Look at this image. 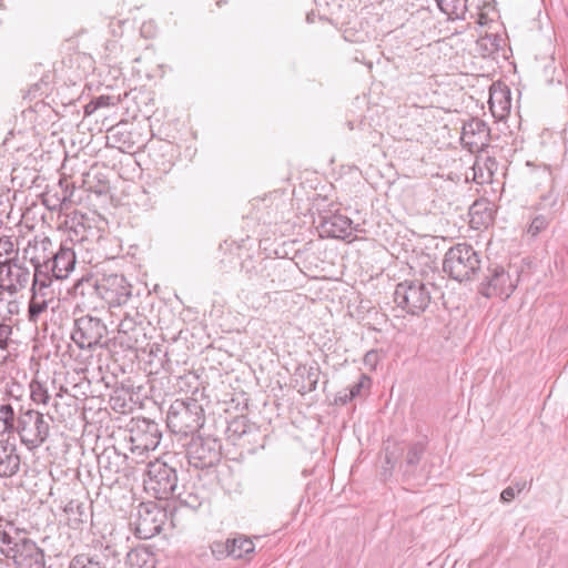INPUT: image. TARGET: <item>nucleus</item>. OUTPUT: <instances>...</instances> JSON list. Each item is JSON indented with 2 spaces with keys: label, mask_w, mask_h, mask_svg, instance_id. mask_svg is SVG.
Returning <instances> with one entry per match:
<instances>
[{
  "label": "nucleus",
  "mask_w": 568,
  "mask_h": 568,
  "mask_svg": "<svg viewBox=\"0 0 568 568\" xmlns=\"http://www.w3.org/2000/svg\"><path fill=\"white\" fill-rule=\"evenodd\" d=\"M13 402L0 405V423L2 434L18 435L20 443L30 452L41 447L50 436V424L44 414L33 409L31 405L24 406L20 398L12 396Z\"/></svg>",
  "instance_id": "obj_3"
},
{
  "label": "nucleus",
  "mask_w": 568,
  "mask_h": 568,
  "mask_svg": "<svg viewBox=\"0 0 568 568\" xmlns=\"http://www.w3.org/2000/svg\"><path fill=\"white\" fill-rule=\"evenodd\" d=\"M200 378L193 373H187L184 376H180V395L184 393V397H197L203 396L200 392Z\"/></svg>",
  "instance_id": "obj_31"
},
{
  "label": "nucleus",
  "mask_w": 568,
  "mask_h": 568,
  "mask_svg": "<svg viewBox=\"0 0 568 568\" xmlns=\"http://www.w3.org/2000/svg\"><path fill=\"white\" fill-rule=\"evenodd\" d=\"M70 293L78 306L95 307L97 302L101 300L99 277L92 274L83 275L74 283Z\"/></svg>",
  "instance_id": "obj_17"
},
{
  "label": "nucleus",
  "mask_w": 568,
  "mask_h": 568,
  "mask_svg": "<svg viewBox=\"0 0 568 568\" xmlns=\"http://www.w3.org/2000/svg\"><path fill=\"white\" fill-rule=\"evenodd\" d=\"M13 252H14V245H13V242L11 241V239L9 236L0 237V258H2L3 256H9ZM3 261L0 260V264Z\"/></svg>",
  "instance_id": "obj_39"
},
{
  "label": "nucleus",
  "mask_w": 568,
  "mask_h": 568,
  "mask_svg": "<svg viewBox=\"0 0 568 568\" xmlns=\"http://www.w3.org/2000/svg\"><path fill=\"white\" fill-rule=\"evenodd\" d=\"M353 398H348V392L345 389L344 394H339L336 402L341 403L342 405H346L348 402H351Z\"/></svg>",
  "instance_id": "obj_47"
},
{
  "label": "nucleus",
  "mask_w": 568,
  "mask_h": 568,
  "mask_svg": "<svg viewBox=\"0 0 568 568\" xmlns=\"http://www.w3.org/2000/svg\"><path fill=\"white\" fill-rule=\"evenodd\" d=\"M0 554L17 568H45L43 550L9 521L0 523Z\"/></svg>",
  "instance_id": "obj_4"
},
{
  "label": "nucleus",
  "mask_w": 568,
  "mask_h": 568,
  "mask_svg": "<svg viewBox=\"0 0 568 568\" xmlns=\"http://www.w3.org/2000/svg\"><path fill=\"white\" fill-rule=\"evenodd\" d=\"M32 282L30 270L18 258L9 257L0 264V288L14 296Z\"/></svg>",
  "instance_id": "obj_13"
},
{
  "label": "nucleus",
  "mask_w": 568,
  "mask_h": 568,
  "mask_svg": "<svg viewBox=\"0 0 568 568\" xmlns=\"http://www.w3.org/2000/svg\"><path fill=\"white\" fill-rule=\"evenodd\" d=\"M253 428L254 425L248 422L247 417L240 415L227 422L224 434L226 439L235 445L239 439L250 433Z\"/></svg>",
  "instance_id": "obj_26"
},
{
  "label": "nucleus",
  "mask_w": 568,
  "mask_h": 568,
  "mask_svg": "<svg viewBox=\"0 0 568 568\" xmlns=\"http://www.w3.org/2000/svg\"><path fill=\"white\" fill-rule=\"evenodd\" d=\"M159 326L161 329L162 344L154 343L149 351L146 367L151 376V390L153 396L160 400V409L166 410V424L173 433L174 420L178 418V375L175 367V349L171 344L178 341V324L173 310L165 305L159 311Z\"/></svg>",
  "instance_id": "obj_2"
},
{
  "label": "nucleus",
  "mask_w": 568,
  "mask_h": 568,
  "mask_svg": "<svg viewBox=\"0 0 568 568\" xmlns=\"http://www.w3.org/2000/svg\"><path fill=\"white\" fill-rule=\"evenodd\" d=\"M505 103L509 105L510 101L508 99H506Z\"/></svg>",
  "instance_id": "obj_58"
},
{
  "label": "nucleus",
  "mask_w": 568,
  "mask_h": 568,
  "mask_svg": "<svg viewBox=\"0 0 568 568\" xmlns=\"http://www.w3.org/2000/svg\"><path fill=\"white\" fill-rule=\"evenodd\" d=\"M98 109L97 104L94 103V100L92 99L89 103L84 105V114L91 115L94 113Z\"/></svg>",
  "instance_id": "obj_45"
},
{
  "label": "nucleus",
  "mask_w": 568,
  "mask_h": 568,
  "mask_svg": "<svg viewBox=\"0 0 568 568\" xmlns=\"http://www.w3.org/2000/svg\"><path fill=\"white\" fill-rule=\"evenodd\" d=\"M146 28L148 26L143 24V27L141 28V33L144 36V37H148L146 34Z\"/></svg>",
  "instance_id": "obj_53"
},
{
  "label": "nucleus",
  "mask_w": 568,
  "mask_h": 568,
  "mask_svg": "<svg viewBox=\"0 0 568 568\" xmlns=\"http://www.w3.org/2000/svg\"><path fill=\"white\" fill-rule=\"evenodd\" d=\"M189 442H181L180 445L183 447L184 457L190 466L194 468L203 469L214 466L221 458V444L216 438L201 436L194 437Z\"/></svg>",
  "instance_id": "obj_11"
},
{
  "label": "nucleus",
  "mask_w": 568,
  "mask_h": 568,
  "mask_svg": "<svg viewBox=\"0 0 568 568\" xmlns=\"http://www.w3.org/2000/svg\"><path fill=\"white\" fill-rule=\"evenodd\" d=\"M532 180L536 182L537 187L545 186L548 190L539 195V202L537 209L539 210H552L558 203V193L555 191V178L551 170L545 166L542 170H538L532 174Z\"/></svg>",
  "instance_id": "obj_20"
},
{
  "label": "nucleus",
  "mask_w": 568,
  "mask_h": 568,
  "mask_svg": "<svg viewBox=\"0 0 568 568\" xmlns=\"http://www.w3.org/2000/svg\"><path fill=\"white\" fill-rule=\"evenodd\" d=\"M31 296L58 306L59 300L54 288L52 287V278L50 275L42 273V268H34L32 276Z\"/></svg>",
  "instance_id": "obj_23"
},
{
  "label": "nucleus",
  "mask_w": 568,
  "mask_h": 568,
  "mask_svg": "<svg viewBox=\"0 0 568 568\" xmlns=\"http://www.w3.org/2000/svg\"><path fill=\"white\" fill-rule=\"evenodd\" d=\"M52 405H53V407H54L55 412H58V402H57V400H54Z\"/></svg>",
  "instance_id": "obj_56"
},
{
  "label": "nucleus",
  "mask_w": 568,
  "mask_h": 568,
  "mask_svg": "<svg viewBox=\"0 0 568 568\" xmlns=\"http://www.w3.org/2000/svg\"><path fill=\"white\" fill-rule=\"evenodd\" d=\"M489 104H490V108H493V105H494V98L493 97L489 100Z\"/></svg>",
  "instance_id": "obj_57"
},
{
  "label": "nucleus",
  "mask_w": 568,
  "mask_h": 568,
  "mask_svg": "<svg viewBox=\"0 0 568 568\" xmlns=\"http://www.w3.org/2000/svg\"><path fill=\"white\" fill-rule=\"evenodd\" d=\"M182 333H183V331L180 329V332H179L180 338L182 337Z\"/></svg>",
  "instance_id": "obj_59"
},
{
  "label": "nucleus",
  "mask_w": 568,
  "mask_h": 568,
  "mask_svg": "<svg viewBox=\"0 0 568 568\" xmlns=\"http://www.w3.org/2000/svg\"><path fill=\"white\" fill-rule=\"evenodd\" d=\"M133 450H154L160 444L161 434L158 424L143 418L136 424V429H131Z\"/></svg>",
  "instance_id": "obj_18"
},
{
  "label": "nucleus",
  "mask_w": 568,
  "mask_h": 568,
  "mask_svg": "<svg viewBox=\"0 0 568 568\" xmlns=\"http://www.w3.org/2000/svg\"><path fill=\"white\" fill-rule=\"evenodd\" d=\"M20 469V456L16 445L0 440V477H11Z\"/></svg>",
  "instance_id": "obj_24"
},
{
  "label": "nucleus",
  "mask_w": 568,
  "mask_h": 568,
  "mask_svg": "<svg viewBox=\"0 0 568 568\" xmlns=\"http://www.w3.org/2000/svg\"><path fill=\"white\" fill-rule=\"evenodd\" d=\"M3 293H6V291H2V290L0 288V302H2V301H3Z\"/></svg>",
  "instance_id": "obj_54"
},
{
  "label": "nucleus",
  "mask_w": 568,
  "mask_h": 568,
  "mask_svg": "<svg viewBox=\"0 0 568 568\" xmlns=\"http://www.w3.org/2000/svg\"><path fill=\"white\" fill-rule=\"evenodd\" d=\"M30 398L37 405H48L51 396L48 393L45 386L37 379L31 381L30 385Z\"/></svg>",
  "instance_id": "obj_34"
},
{
  "label": "nucleus",
  "mask_w": 568,
  "mask_h": 568,
  "mask_svg": "<svg viewBox=\"0 0 568 568\" xmlns=\"http://www.w3.org/2000/svg\"><path fill=\"white\" fill-rule=\"evenodd\" d=\"M8 306H9V308H8V310H9V313H10V314H13V313H14V312H17V310H18V304H17V302H14V301L9 302V305H8Z\"/></svg>",
  "instance_id": "obj_50"
},
{
  "label": "nucleus",
  "mask_w": 568,
  "mask_h": 568,
  "mask_svg": "<svg viewBox=\"0 0 568 568\" xmlns=\"http://www.w3.org/2000/svg\"><path fill=\"white\" fill-rule=\"evenodd\" d=\"M12 335V327L6 323H0V349L7 351Z\"/></svg>",
  "instance_id": "obj_38"
},
{
  "label": "nucleus",
  "mask_w": 568,
  "mask_h": 568,
  "mask_svg": "<svg viewBox=\"0 0 568 568\" xmlns=\"http://www.w3.org/2000/svg\"><path fill=\"white\" fill-rule=\"evenodd\" d=\"M489 132V126L485 121L471 118L464 123L460 140L470 151L479 150L488 141Z\"/></svg>",
  "instance_id": "obj_19"
},
{
  "label": "nucleus",
  "mask_w": 568,
  "mask_h": 568,
  "mask_svg": "<svg viewBox=\"0 0 568 568\" xmlns=\"http://www.w3.org/2000/svg\"><path fill=\"white\" fill-rule=\"evenodd\" d=\"M122 126L120 124L113 126L110 131L112 132V138L115 142H118L119 149L124 152H133L135 146V141L132 139L131 132H125L121 130Z\"/></svg>",
  "instance_id": "obj_33"
},
{
  "label": "nucleus",
  "mask_w": 568,
  "mask_h": 568,
  "mask_svg": "<svg viewBox=\"0 0 568 568\" xmlns=\"http://www.w3.org/2000/svg\"><path fill=\"white\" fill-rule=\"evenodd\" d=\"M171 455H164L154 463L149 464L151 488L158 503H141L134 520L130 523L135 537L149 539L163 532V538L174 537L178 510V497L174 491L178 486V471L169 464Z\"/></svg>",
  "instance_id": "obj_1"
},
{
  "label": "nucleus",
  "mask_w": 568,
  "mask_h": 568,
  "mask_svg": "<svg viewBox=\"0 0 568 568\" xmlns=\"http://www.w3.org/2000/svg\"><path fill=\"white\" fill-rule=\"evenodd\" d=\"M372 383V379L366 374H361L358 382H356L354 385H352L346 390L348 392V398H356L361 395L362 389L365 387H369Z\"/></svg>",
  "instance_id": "obj_37"
},
{
  "label": "nucleus",
  "mask_w": 568,
  "mask_h": 568,
  "mask_svg": "<svg viewBox=\"0 0 568 568\" xmlns=\"http://www.w3.org/2000/svg\"><path fill=\"white\" fill-rule=\"evenodd\" d=\"M64 513L72 529H81V526L92 517L91 507L78 500H70L64 507Z\"/></svg>",
  "instance_id": "obj_25"
},
{
  "label": "nucleus",
  "mask_w": 568,
  "mask_h": 568,
  "mask_svg": "<svg viewBox=\"0 0 568 568\" xmlns=\"http://www.w3.org/2000/svg\"><path fill=\"white\" fill-rule=\"evenodd\" d=\"M71 338L80 349L104 347L109 342V329L101 318L84 315L74 320Z\"/></svg>",
  "instance_id": "obj_9"
},
{
  "label": "nucleus",
  "mask_w": 568,
  "mask_h": 568,
  "mask_svg": "<svg viewBox=\"0 0 568 568\" xmlns=\"http://www.w3.org/2000/svg\"><path fill=\"white\" fill-rule=\"evenodd\" d=\"M516 496L515 487H506L500 494V500L504 503L511 501Z\"/></svg>",
  "instance_id": "obj_44"
},
{
  "label": "nucleus",
  "mask_w": 568,
  "mask_h": 568,
  "mask_svg": "<svg viewBox=\"0 0 568 568\" xmlns=\"http://www.w3.org/2000/svg\"><path fill=\"white\" fill-rule=\"evenodd\" d=\"M100 282V297L110 306H120L128 302L132 286L122 274H104Z\"/></svg>",
  "instance_id": "obj_15"
},
{
  "label": "nucleus",
  "mask_w": 568,
  "mask_h": 568,
  "mask_svg": "<svg viewBox=\"0 0 568 568\" xmlns=\"http://www.w3.org/2000/svg\"><path fill=\"white\" fill-rule=\"evenodd\" d=\"M150 331L151 325L146 317L138 311H133V313H125L121 318L116 339L124 348L145 349L149 345Z\"/></svg>",
  "instance_id": "obj_10"
},
{
  "label": "nucleus",
  "mask_w": 568,
  "mask_h": 568,
  "mask_svg": "<svg viewBox=\"0 0 568 568\" xmlns=\"http://www.w3.org/2000/svg\"><path fill=\"white\" fill-rule=\"evenodd\" d=\"M364 364L371 369H375L379 362V354L376 349H371L364 355Z\"/></svg>",
  "instance_id": "obj_41"
},
{
  "label": "nucleus",
  "mask_w": 568,
  "mask_h": 568,
  "mask_svg": "<svg viewBox=\"0 0 568 568\" xmlns=\"http://www.w3.org/2000/svg\"><path fill=\"white\" fill-rule=\"evenodd\" d=\"M475 281H479L478 293L484 297L508 298L516 290L518 280H513L504 265L485 257L484 268Z\"/></svg>",
  "instance_id": "obj_7"
},
{
  "label": "nucleus",
  "mask_w": 568,
  "mask_h": 568,
  "mask_svg": "<svg viewBox=\"0 0 568 568\" xmlns=\"http://www.w3.org/2000/svg\"><path fill=\"white\" fill-rule=\"evenodd\" d=\"M271 266L272 262L266 258L256 261L248 256L242 262V271L253 286L266 287V282L271 277Z\"/></svg>",
  "instance_id": "obj_22"
},
{
  "label": "nucleus",
  "mask_w": 568,
  "mask_h": 568,
  "mask_svg": "<svg viewBox=\"0 0 568 568\" xmlns=\"http://www.w3.org/2000/svg\"><path fill=\"white\" fill-rule=\"evenodd\" d=\"M34 268H42V273L50 275L51 278L64 280L74 270L77 256L72 247V241L62 242L51 257L40 260L39 256L31 257Z\"/></svg>",
  "instance_id": "obj_12"
},
{
  "label": "nucleus",
  "mask_w": 568,
  "mask_h": 568,
  "mask_svg": "<svg viewBox=\"0 0 568 568\" xmlns=\"http://www.w3.org/2000/svg\"><path fill=\"white\" fill-rule=\"evenodd\" d=\"M433 283H424L419 280H405L396 285L394 302L409 315H420L432 301Z\"/></svg>",
  "instance_id": "obj_8"
},
{
  "label": "nucleus",
  "mask_w": 568,
  "mask_h": 568,
  "mask_svg": "<svg viewBox=\"0 0 568 568\" xmlns=\"http://www.w3.org/2000/svg\"><path fill=\"white\" fill-rule=\"evenodd\" d=\"M57 306L52 305L44 300L30 297L29 304H28V320L32 323H37L39 317L48 311V308H51L54 311Z\"/></svg>",
  "instance_id": "obj_32"
},
{
  "label": "nucleus",
  "mask_w": 568,
  "mask_h": 568,
  "mask_svg": "<svg viewBox=\"0 0 568 568\" xmlns=\"http://www.w3.org/2000/svg\"><path fill=\"white\" fill-rule=\"evenodd\" d=\"M438 8L449 20H464L467 12V0H435Z\"/></svg>",
  "instance_id": "obj_29"
},
{
  "label": "nucleus",
  "mask_w": 568,
  "mask_h": 568,
  "mask_svg": "<svg viewBox=\"0 0 568 568\" xmlns=\"http://www.w3.org/2000/svg\"><path fill=\"white\" fill-rule=\"evenodd\" d=\"M93 100L98 109L115 105L114 99L110 95H100L94 98Z\"/></svg>",
  "instance_id": "obj_42"
},
{
  "label": "nucleus",
  "mask_w": 568,
  "mask_h": 568,
  "mask_svg": "<svg viewBox=\"0 0 568 568\" xmlns=\"http://www.w3.org/2000/svg\"><path fill=\"white\" fill-rule=\"evenodd\" d=\"M41 244L43 246V250H47V245H51V241L49 239H44Z\"/></svg>",
  "instance_id": "obj_52"
},
{
  "label": "nucleus",
  "mask_w": 568,
  "mask_h": 568,
  "mask_svg": "<svg viewBox=\"0 0 568 568\" xmlns=\"http://www.w3.org/2000/svg\"><path fill=\"white\" fill-rule=\"evenodd\" d=\"M526 486H527L526 481H518L513 487H515L516 494H519L520 491H523L526 488Z\"/></svg>",
  "instance_id": "obj_48"
},
{
  "label": "nucleus",
  "mask_w": 568,
  "mask_h": 568,
  "mask_svg": "<svg viewBox=\"0 0 568 568\" xmlns=\"http://www.w3.org/2000/svg\"><path fill=\"white\" fill-rule=\"evenodd\" d=\"M427 449L426 440L400 442L387 447L385 462L389 468L398 467L402 478L406 483L422 484L420 477L423 467L420 465Z\"/></svg>",
  "instance_id": "obj_5"
},
{
  "label": "nucleus",
  "mask_w": 568,
  "mask_h": 568,
  "mask_svg": "<svg viewBox=\"0 0 568 568\" xmlns=\"http://www.w3.org/2000/svg\"><path fill=\"white\" fill-rule=\"evenodd\" d=\"M352 220L342 214H320L318 229L328 237L345 239L351 234Z\"/></svg>",
  "instance_id": "obj_21"
},
{
  "label": "nucleus",
  "mask_w": 568,
  "mask_h": 568,
  "mask_svg": "<svg viewBox=\"0 0 568 568\" xmlns=\"http://www.w3.org/2000/svg\"><path fill=\"white\" fill-rule=\"evenodd\" d=\"M109 403L111 408L120 414H128L132 412L135 406L132 396L123 388L114 389L110 396Z\"/></svg>",
  "instance_id": "obj_30"
},
{
  "label": "nucleus",
  "mask_w": 568,
  "mask_h": 568,
  "mask_svg": "<svg viewBox=\"0 0 568 568\" xmlns=\"http://www.w3.org/2000/svg\"><path fill=\"white\" fill-rule=\"evenodd\" d=\"M156 173L155 184L161 186L164 178L175 165V148L171 142L159 141L158 145L152 148L150 153Z\"/></svg>",
  "instance_id": "obj_16"
},
{
  "label": "nucleus",
  "mask_w": 568,
  "mask_h": 568,
  "mask_svg": "<svg viewBox=\"0 0 568 568\" xmlns=\"http://www.w3.org/2000/svg\"><path fill=\"white\" fill-rule=\"evenodd\" d=\"M554 219V214L551 212L547 214H538L532 220L527 229V233L532 237L539 235L542 231H545L550 221Z\"/></svg>",
  "instance_id": "obj_35"
},
{
  "label": "nucleus",
  "mask_w": 568,
  "mask_h": 568,
  "mask_svg": "<svg viewBox=\"0 0 568 568\" xmlns=\"http://www.w3.org/2000/svg\"><path fill=\"white\" fill-rule=\"evenodd\" d=\"M224 3H226V0H220L216 2L217 7H221V4H224Z\"/></svg>",
  "instance_id": "obj_55"
},
{
  "label": "nucleus",
  "mask_w": 568,
  "mask_h": 568,
  "mask_svg": "<svg viewBox=\"0 0 568 568\" xmlns=\"http://www.w3.org/2000/svg\"><path fill=\"white\" fill-rule=\"evenodd\" d=\"M49 90V83L45 82L43 79H41L40 82L33 84L28 94L31 98H37L38 95L47 94V91Z\"/></svg>",
  "instance_id": "obj_40"
},
{
  "label": "nucleus",
  "mask_w": 568,
  "mask_h": 568,
  "mask_svg": "<svg viewBox=\"0 0 568 568\" xmlns=\"http://www.w3.org/2000/svg\"><path fill=\"white\" fill-rule=\"evenodd\" d=\"M69 568H106L97 557H91L85 554L75 556Z\"/></svg>",
  "instance_id": "obj_36"
},
{
  "label": "nucleus",
  "mask_w": 568,
  "mask_h": 568,
  "mask_svg": "<svg viewBox=\"0 0 568 568\" xmlns=\"http://www.w3.org/2000/svg\"><path fill=\"white\" fill-rule=\"evenodd\" d=\"M297 374L305 379V384L302 385L301 389L298 390L301 394L312 393L316 390L320 374H321V367L317 363H314L313 365L307 366H300L297 368Z\"/></svg>",
  "instance_id": "obj_28"
},
{
  "label": "nucleus",
  "mask_w": 568,
  "mask_h": 568,
  "mask_svg": "<svg viewBox=\"0 0 568 568\" xmlns=\"http://www.w3.org/2000/svg\"><path fill=\"white\" fill-rule=\"evenodd\" d=\"M315 12L314 11H311L306 14V21L307 23H314L315 22Z\"/></svg>",
  "instance_id": "obj_51"
},
{
  "label": "nucleus",
  "mask_w": 568,
  "mask_h": 568,
  "mask_svg": "<svg viewBox=\"0 0 568 568\" xmlns=\"http://www.w3.org/2000/svg\"><path fill=\"white\" fill-rule=\"evenodd\" d=\"M484 268L481 254L464 242L449 247L443 261V271L459 283L475 281Z\"/></svg>",
  "instance_id": "obj_6"
},
{
  "label": "nucleus",
  "mask_w": 568,
  "mask_h": 568,
  "mask_svg": "<svg viewBox=\"0 0 568 568\" xmlns=\"http://www.w3.org/2000/svg\"><path fill=\"white\" fill-rule=\"evenodd\" d=\"M254 542L246 537L241 536L233 539H227L226 541L227 555L236 559L247 557L254 552Z\"/></svg>",
  "instance_id": "obj_27"
},
{
  "label": "nucleus",
  "mask_w": 568,
  "mask_h": 568,
  "mask_svg": "<svg viewBox=\"0 0 568 568\" xmlns=\"http://www.w3.org/2000/svg\"><path fill=\"white\" fill-rule=\"evenodd\" d=\"M205 415L197 397H180V443L197 433L204 425Z\"/></svg>",
  "instance_id": "obj_14"
},
{
  "label": "nucleus",
  "mask_w": 568,
  "mask_h": 568,
  "mask_svg": "<svg viewBox=\"0 0 568 568\" xmlns=\"http://www.w3.org/2000/svg\"><path fill=\"white\" fill-rule=\"evenodd\" d=\"M484 205H485V203L479 202V201H476V202L471 205V207H470V214L473 215V217H474L476 214H478V213H479L480 207H481V206H484Z\"/></svg>",
  "instance_id": "obj_46"
},
{
  "label": "nucleus",
  "mask_w": 568,
  "mask_h": 568,
  "mask_svg": "<svg viewBox=\"0 0 568 568\" xmlns=\"http://www.w3.org/2000/svg\"><path fill=\"white\" fill-rule=\"evenodd\" d=\"M189 507L193 510L197 509L201 506V501L197 499L196 496L189 495L187 499H182L180 497V507Z\"/></svg>",
  "instance_id": "obj_43"
},
{
  "label": "nucleus",
  "mask_w": 568,
  "mask_h": 568,
  "mask_svg": "<svg viewBox=\"0 0 568 568\" xmlns=\"http://www.w3.org/2000/svg\"><path fill=\"white\" fill-rule=\"evenodd\" d=\"M90 190L92 192H94L95 194H98V195H102V194L106 193L108 186L105 184H103V185H101V186H99L98 189H94V190L90 186Z\"/></svg>",
  "instance_id": "obj_49"
}]
</instances>
